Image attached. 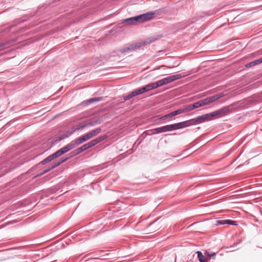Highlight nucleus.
<instances>
[{
	"mask_svg": "<svg viewBox=\"0 0 262 262\" xmlns=\"http://www.w3.org/2000/svg\"><path fill=\"white\" fill-rule=\"evenodd\" d=\"M229 112V106H225L221 109L217 110L214 112L206 114L202 116H198L195 118L183 121V122L186 123L185 127L189 126L192 125H196L206 121L210 120L213 117L216 116H223L226 115Z\"/></svg>",
	"mask_w": 262,
	"mask_h": 262,
	"instance_id": "obj_1",
	"label": "nucleus"
},
{
	"mask_svg": "<svg viewBox=\"0 0 262 262\" xmlns=\"http://www.w3.org/2000/svg\"><path fill=\"white\" fill-rule=\"evenodd\" d=\"M258 59L259 63H262V57L260 58H259Z\"/></svg>",
	"mask_w": 262,
	"mask_h": 262,
	"instance_id": "obj_36",
	"label": "nucleus"
},
{
	"mask_svg": "<svg viewBox=\"0 0 262 262\" xmlns=\"http://www.w3.org/2000/svg\"><path fill=\"white\" fill-rule=\"evenodd\" d=\"M146 87V89H147V91H149L150 90H153V86L152 85V84L151 83H150L149 84H147L146 85H145Z\"/></svg>",
	"mask_w": 262,
	"mask_h": 262,
	"instance_id": "obj_28",
	"label": "nucleus"
},
{
	"mask_svg": "<svg viewBox=\"0 0 262 262\" xmlns=\"http://www.w3.org/2000/svg\"><path fill=\"white\" fill-rule=\"evenodd\" d=\"M192 104V107H193L194 110L195 109V108H198L199 107L203 106L201 100L197 101V102H195V103H193Z\"/></svg>",
	"mask_w": 262,
	"mask_h": 262,
	"instance_id": "obj_23",
	"label": "nucleus"
},
{
	"mask_svg": "<svg viewBox=\"0 0 262 262\" xmlns=\"http://www.w3.org/2000/svg\"><path fill=\"white\" fill-rule=\"evenodd\" d=\"M142 46V42H137L126 45L123 49L119 50L122 53H126L136 49H139Z\"/></svg>",
	"mask_w": 262,
	"mask_h": 262,
	"instance_id": "obj_6",
	"label": "nucleus"
},
{
	"mask_svg": "<svg viewBox=\"0 0 262 262\" xmlns=\"http://www.w3.org/2000/svg\"><path fill=\"white\" fill-rule=\"evenodd\" d=\"M215 255V253H212L211 254L209 255V257L214 256Z\"/></svg>",
	"mask_w": 262,
	"mask_h": 262,
	"instance_id": "obj_37",
	"label": "nucleus"
},
{
	"mask_svg": "<svg viewBox=\"0 0 262 262\" xmlns=\"http://www.w3.org/2000/svg\"><path fill=\"white\" fill-rule=\"evenodd\" d=\"M50 170L48 168H46V169H45L44 170H43L41 172L39 173V174H37V177H40V176H41L42 175L47 173L48 171H49Z\"/></svg>",
	"mask_w": 262,
	"mask_h": 262,
	"instance_id": "obj_27",
	"label": "nucleus"
},
{
	"mask_svg": "<svg viewBox=\"0 0 262 262\" xmlns=\"http://www.w3.org/2000/svg\"><path fill=\"white\" fill-rule=\"evenodd\" d=\"M160 37V35H157L156 36H151L150 37H149L147 38L144 42L142 43V45L155 42L156 40H158Z\"/></svg>",
	"mask_w": 262,
	"mask_h": 262,
	"instance_id": "obj_12",
	"label": "nucleus"
},
{
	"mask_svg": "<svg viewBox=\"0 0 262 262\" xmlns=\"http://www.w3.org/2000/svg\"><path fill=\"white\" fill-rule=\"evenodd\" d=\"M167 118H168V117L166 116V115H165L161 117L160 119L162 120H164L166 119Z\"/></svg>",
	"mask_w": 262,
	"mask_h": 262,
	"instance_id": "obj_34",
	"label": "nucleus"
},
{
	"mask_svg": "<svg viewBox=\"0 0 262 262\" xmlns=\"http://www.w3.org/2000/svg\"><path fill=\"white\" fill-rule=\"evenodd\" d=\"M88 126L87 123L84 124H78L76 126H73V132H75L76 130H78L81 129H83L85 128V127Z\"/></svg>",
	"mask_w": 262,
	"mask_h": 262,
	"instance_id": "obj_16",
	"label": "nucleus"
},
{
	"mask_svg": "<svg viewBox=\"0 0 262 262\" xmlns=\"http://www.w3.org/2000/svg\"><path fill=\"white\" fill-rule=\"evenodd\" d=\"M216 224L217 225H225V224H229L232 225H236L235 221L230 220H217L216 222Z\"/></svg>",
	"mask_w": 262,
	"mask_h": 262,
	"instance_id": "obj_11",
	"label": "nucleus"
},
{
	"mask_svg": "<svg viewBox=\"0 0 262 262\" xmlns=\"http://www.w3.org/2000/svg\"><path fill=\"white\" fill-rule=\"evenodd\" d=\"M107 136L106 135L102 136L101 137H99L98 138H96L94 140H93L91 141L90 142L83 144L81 147L77 148L75 150L73 151L72 153L74 155H76L78 154H79L80 153L94 146L98 143H100V142L102 141L104 139L106 138Z\"/></svg>",
	"mask_w": 262,
	"mask_h": 262,
	"instance_id": "obj_3",
	"label": "nucleus"
},
{
	"mask_svg": "<svg viewBox=\"0 0 262 262\" xmlns=\"http://www.w3.org/2000/svg\"><path fill=\"white\" fill-rule=\"evenodd\" d=\"M151 84H152V85L153 86L154 89H156L159 86H162L160 80H159L155 82L151 83Z\"/></svg>",
	"mask_w": 262,
	"mask_h": 262,
	"instance_id": "obj_24",
	"label": "nucleus"
},
{
	"mask_svg": "<svg viewBox=\"0 0 262 262\" xmlns=\"http://www.w3.org/2000/svg\"><path fill=\"white\" fill-rule=\"evenodd\" d=\"M77 145H78L75 140H72L70 143L66 145L63 147L61 148V150H63V154H65L70 150L74 148Z\"/></svg>",
	"mask_w": 262,
	"mask_h": 262,
	"instance_id": "obj_8",
	"label": "nucleus"
},
{
	"mask_svg": "<svg viewBox=\"0 0 262 262\" xmlns=\"http://www.w3.org/2000/svg\"><path fill=\"white\" fill-rule=\"evenodd\" d=\"M72 133H73V132H71V133H70V134L68 135V136L71 135L72 134Z\"/></svg>",
	"mask_w": 262,
	"mask_h": 262,
	"instance_id": "obj_38",
	"label": "nucleus"
},
{
	"mask_svg": "<svg viewBox=\"0 0 262 262\" xmlns=\"http://www.w3.org/2000/svg\"><path fill=\"white\" fill-rule=\"evenodd\" d=\"M196 253L197 254L199 262H205V258L204 255H203L201 251H198L196 252Z\"/></svg>",
	"mask_w": 262,
	"mask_h": 262,
	"instance_id": "obj_17",
	"label": "nucleus"
},
{
	"mask_svg": "<svg viewBox=\"0 0 262 262\" xmlns=\"http://www.w3.org/2000/svg\"><path fill=\"white\" fill-rule=\"evenodd\" d=\"M48 163L46 158H45L43 160L40 162V164L42 165H45L46 163Z\"/></svg>",
	"mask_w": 262,
	"mask_h": 262,
	"instance_id": "obj_32",
	"label": "nucleus"
},
{
	"mask_svg": "<svg viewBox=\"0 0 262 262\" xmlns=\"http://www.w3.org/2000/svg\"><path fill=\"white\" fill-rule=\"evenodd\" d=\"M63 150H61V149L60 148V149L58 150L57 151H56V153H57V154L58 155V156L59 157H60V156L62 155L63 154Z\"/></svg>",
	"mask_w": 262,
	"mask_h": 262,
	"instance_id": "obj_29",
	"label": "nucleus"
},
{
	"mask_svg": "<svg viewBox=\"0 0 262 262\" xmlns=\"http://www.w3.org/2000/svg\"><path fill=\"white\" fill-rule=\"evenodd\" d=\"M101 100H102V98L101 97L93 98L88 100L86 103H92L93 102H99Z\"/></svg>",
	"mask_w": 262,
	"mask_h": 262,
	"instance_id": "obj_22",
	"label": "nucleus"
},
{
	"mask_svg": "<svg viewBox=\"0 0 262 262\" xmlns=\"http://www.w3.org/2000/svg\"><path fill=\"white\" fill-rule=\"evenodd\" d=\"M186 123L179 122L170 125H166L160 127L155 128L153 129L154 134H158L161 133L170 132L185 127Z\"/></svg>",
	"mask_w": 262,
	"mask_h": 262,
	"instance_id": "obj_2",
	"label": "nucleus"
},
{
	"mask_svg": "<svg viewBox=\"0 0 262 262\" xmlns=\"http://www.w3.org/2000/svg\"><path fill=\"white\" fill-rule=\"evenodd\" d=\"M183 113H187L190 111L193 110V107H192V104H189L186 106L185 107L182 108Z\"/></svg>",
	"mask_w": 262,
	"mask_h": 262,
	"instance_id": "obj_19",
	"label": "nucleus"
},
{
	"mask_svg": "<svg viewBox=\"0 0 262 262\" xmlns=\"http://www.w3.org/2000/svg\"><path fill=\"white\" fill-rule=\"evenodd\" d=\"M153 223H150V224H149V225H152Z\"/></svg>",
	"mask_w": 262,
	"mask_h": 262,
	"instance_id": "obj_40",
	"label": "nucleus"
},
{
	"mask_svg": "<svg viewBox=\"0 0 262 262\" xmlns=\"http://www.w3.org/2000/svg\"><path fill=\"white\" fill-rule=\"evenodd\" d=\"M191 73H192L189 71V72H187L186 73H183L181 74L172 75L169 76L168 77H165L162 79H161L160 81H161L162 85H163L168 84L169 83H170L172 81H174L177 79H179L180 78L184 77L187 75H190Z\"/></svg>",
	"mask_w": 262,
	"mask_h": 262,
	"instance_id": "obj_5",
	"label": "nucleus"
},
{
	"mask_svg": "<svg viewBox=\"0 0 262 262\" xmlns=\"http://www.w3.org/2000/svg\"><path fill=\"white\" fill-rule=\"evenodd\" d=\"M52 157H53V159H55V158H56L59 157V156H58V155L57 154V153H56V152H54V153H53V154H52Z\"/></svg>",
	"mask_w": 262,
	"mask_h": 262,
	"instance_id": "obj_33",
	"label": "nucleus"
},
{
	"mask_svg": "<svg viewBox=\"0 0 262 262\" xmlns=\"http://www.w3.org/2000/svg\"><path fill=\"white\" fill-rule=\"evenodd\" d=\"M10 43V41H6L5 42H2L0 43V51L5 49L6 48V46L8 45Z\"/></svg>",
	"mask_w": 262,
	"mask_h": 262,
	"instance_id": "obj_26",
	"label": "nucleus"
},
{
	"mask_svg": "<svg viewBox=\"0 0 262 262\" xmlns=\"http://www.w3.org/2000/svg\"><path fill=\"white\" fill-rule=\"evenodd\" d=\"M183 112L182 108H180V109H178L177 110L172 112L171 115H173V116H176V115H179L181 114H183Z\"/></svg>",
	"mask_w": 262,
	"mask_h": 262,
	"instance_id": "obj_25",
	"label": "nucleus"
},
{
	"mask_svg": "<svg viewBox=\"0 0 262 262\" xmlns=\"http://www.w3.org/2000/svg\"><path fill=\"white\" fill-rule=\"evenodd\" d=\"M155 14V12L150 11L133 17L135 24H136L138 23H141L151 20Z\"/></svg>",
	"mask_w": 262,
	"mask_h": 262,
	"instance_id": "obj_4",
	"label": "nucleus"
},
{
	"mask_svg": "<svg viewBox=\"0 0 262 262\" xmlns=\"http://www.w3.org/2000/svg\"><path fill=\"white\" fill-rule=\"evenodd\" d=\"M102 119L100 118H97L92 120L87 123L88 126H92L97 124H99L101 123Z\"/></svg>",
	"mask_w": 262,
	"mask_h": 262,
	"instance_id": "obj_14",
	"label": "nucleus"
},
{
	"mask_svg": "<svg viewBox=\"0 0 262 262\" xmlns=\"http://www.w3.org/2000/svg\"><path fill=\"white\" fill-rule=\"evenodd\" d=\"M136 91L138 95H140V94H142L145 92H148L146 86H143L141 88L136 90Z\"/></svg>",
	"mask_w": 262,
	"mask_h": 262,
	"instance_id": "obj_21",
	"label": "nucleus"
},
{
	"mask_svg": "<svg viewBox=\"0 0 262 262\" xmlns=\"http://www.w3.org/2000/svg\"><path fill=\"white\" fill-rule=\"evenodd\" d=\"M225 96V94L223 93H221L209 97H208L206 99L201 100L203 105L205 106L208 105L209 104Z\"/></svg>",
	"mask_w": 262,
	"mask_h": 262,
	"instance_id": "obj_7",
	"label": "nucleus"
},
{
	"mask_svg": "<svg viewBox=\"0 0 262 262\" xmlns=\"http://www.w3.org/2000/svg\"><path fill=\"white\" fill-rule=\"evenodd\" d=\"M68 157H67V158L62 157V158H60L58 160V161L52 163L48 168H49V169L50 170H51V169H53L56 168V167L59 166L60 164H61L62 163H63V162L66 161L68 160Z\"/></svg>",
	"mask_w": 262,
	"mask_h": 262,
	"instance_id": "obj_10",
	"label": "nucleus"
},
{
	"mask_svg": "<svg viewBox=\"0 0 262 262\" xmlns=\"http://www.w3.org/2000/svg\"><path fill=\"white\" fill-rule=\"evenodd\" d=\"M258 64H259L258 59H256V60H255L254 61H252L246 64L245 65V67L248 68H250L251 67L254 66Z\"/></svg>",
	"mask_w": 262,
	"mask_h": 262,
	"instance_id": "obj_18",
	"label": "nucleus"
},
{
	"mask_svg": "<svg viewBox=\"0 0 262 262\" xmlns=\"http://www.w3.org/2000/svg\"><path fill=\"white\" fill-rule=\"evenodd\" d=\"M46 159L47 160L48 162H49L51 161L52 160H54L52 156V155L48 156L47 158H46Z\"/></svg>",
	"mask_w": 262,
	"mask_h": 262,
	"instance_id": "obj_30",
	"label": "nucleus"
},
{
	"mask_svg": "<svg viewBox=\"0 0 262 262\" xmlns=\"http://www.w3.org/2000/svg\"><path fill=\"white\" fill-rule=\"evenodd\" d=\"M137 93L136 90L133 91L132 92L130 93L128 95H126L123 97V99L124 101H127L129 100L130 99L134 97H135L137 96Z\"/></svg>",
	"mask_w": 262,
	"mask_h": 262,
	"instance_id": "obj_15",
	"label": "nucleus"
},
{
	"mask_svg": "<svg viewBox=\"0 0 262 262\" xmlns=\"http://www.w3.org/2000/svg\"><path fill=\"white\" fill-rule=\"evenodd\" d=\"M92 138L91 135L90 133H87L85 135L75 139L78 145L83 143V142L90 140Z\"/></svg>",
	"mask_w": 262,
	"mask_h": 262,
	"instance_id": "obj_9",
	"label": "nucleus"
},
{
	"mask_svg": "<svg viewBox=\"0 0 262 262\" xmlns=\"http://www.w3.org/2000/svg\"><path fill=\"white\" fill-rule=\"evenodd\" d=\"M46 159L47 160L48 162H49L51 161L52 160H54L52 156V155L48 156L47 158H46Z\"/></svg>",
	"mask_w": 262,
	"mask_h": 262,
	"instance_id": "obj_31",
	"label": "nucleus"
},
{
	"mask_svg": "<svg viewBox=\"0 0 262 262\" xmlns=\"http://www.w3.org/2000/svg\"><path fill=\"white\" fill-rule=\"evenodd\" d=\"M101 130V128H97L95 129L90 131L89 133L91 135L92 138L95 136L96 135L99 134Z\"/></svg>",
	"mask_w": 262,
	"mask_h": 262,
	"instance_id": "obj_20",
	"label": "nucleus"
},
{
	"mask_svg": "<svg viewBox=\"0 0 262 262\" xmlns=\"http://www.w3.org/2000/svg\"><path fill=\"white\" fill-rule=\"evenodd\" d=\"M237 244H234L233 245H232V247H234V246L235 245H237Z\"/></svg>",
	"mask_w": 262,
	"mask_h": 262,
	"instance_id": "obj_39",
	"label": "nucleus"
},
{
	"mask_svg": "<svg viewBox=\"0 0 262 262\" xmlns=\"http://www.w3.org/2000/svg\"><path fill=\"white\" fill-rule=\"evenodd\" d=\"M121 24H126L128 25H135L133 17L121 20Z\"/></svg>",
	"mask_w": 262,
	"mask_h": 262,
	"instance_id": "obj_13",
	"label": "nucleus"
},
{
	"mask_svg": "<svg viewBox=\"0 0 262 262\" xmlns=\"http://www.w3.org/2000/svg\"><path fill=\"white\" fill-rule=\"evenodd\" d=\"M166 116L168 117V118H171V117H173V115H171V112L168 114H166Z\"/></svg>",
	"mask_w": 262,
	"mask_h": 262,
	"instance_id": "obj_35",
	"label": "nucleus"
}]
</instances>
